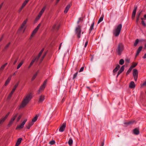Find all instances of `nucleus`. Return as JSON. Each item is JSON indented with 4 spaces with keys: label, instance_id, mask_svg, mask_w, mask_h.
<instances>
[{
    "label": "nucleus",
    "instance_id": "f257e3e1",
    "mask_svg": "<svg viewBox=\"0 0 146 146\" xmlns=\"http://www.w3.org/2000/svg\"><path fill=\"white\" fill-rule=\"evenodd\" d=\"M32 98V96L31 94L27 95L25 98L23 100L21 104L19 106V108H23L25 106Z\"/></svg>",
    "mask_w": 146,
    "mask_h": 146
},
{
    "label": "nucleus",
    "instance_id": "f03ea898",
    "mask_svg": "<svg viewBox=\"0 0 146 146\" xmlns=\"http://www.w3.org/2000/svg\"><path fill=\"white\" fill-rule=\"evenodd\" d=\"M124 49L123 44L122 43H119L116 49V51L118 55L120 56L121 54Z\"/></svg>",
    "mask_w": 146,
    "mask_h": 146
},
{
    "label": "nucleus",
    "instance_id": "7ed1b4c3",
    "mask_svg": "<svg viewBox=\"0 0 146 146\" xmlns=\"http://www.w3.org/2000/svg\"><path fill=\"white\" fill-rule=\"evenodd\" d=\"M122 25L121 24H119L117 26L116 29L113 31V34L115 36H118L120 32L121 28Z\"/></svg>",
    "mask_w": 146,
    "mask_h": 146
},
{
    "label": "nucleus",
    "instance_id": "20e7f679",
    "mask_svg": "<svg viewBox=\"0 0 146 146\" xmlns=\"http://www.w3.org/2000/svg\"><path fill=\"white\" fill-rule=\"evenodd\" d=\"M75 32L77 35V37L78 38H80L81 33V26L80 25H78L76 28Z\"/></svg>",
    "mask_w": 146,
    "mask_h": 146
},
{
    "label": "nucleus",
    "instance_id": "39448f33",
    "mask_svg": "<svg viewBox=\"0 0 146 146\" xmlns=\"http://www.w3.org/2000/svg\"><path fill=\"white\" fill-rule=\"evenodd\" d=\"M27 19H26L22 23L21 27L19 28V30L21 31L23 29V33H24L26 27H25V25L27 22Z\"/></svg>",
    "mask_w": 146,
    "mask_h": 146
},
{
    "label": "nucleus",
    "instance_id": "423d86ee",
    "mask_svg": "<svg viewBox=\"0 0 146 146\" xmlns=\"http://www.w3.org/2000/svg\"><path fill=\"white\" fill-rule=\"evenodd\" d=\"M47 81V80H46L44 82L43 84L40 87L39 89L37 92V93L38 94H39L40 92L42 90H43L44 89L45 87V86L46 84Z\"/></svg>",
    "mask_w": 146,
    "mask_h": 146
},
{
    "label": "nucleus",
    "instance_id": "0eeeda50",
    "mask_svg": "<svg viewBox=\"0 0 146 146\" xmlns=\"http://www.w3.org/2000/svg\"><path fill=\"white\" fill-rule=\"evenodd\" d=\"M18 84H19V82H17L15 85V86L13 88L12 90V91H11V92L10 93V94H9V95L7 97L8 99H10L11 98L12 96L13 93L15 92V90L17 88V86L18 85Z\"/></svg>",
    "mask_w": 146,
    "mask_h": 146
},
{
    "label": "nucleus",
    "instance_id": "6e6552de",
    "mask_svg": "<svg viewBox=\"0 0 146 146\" xmlns=\"http://www.w3.org/2000/svg\"><path fill=\"white\" fill-rule=\"evenodd\" d=\"M17 113H16L13 115L12 117L11 118L10 121L9 122V123L8 125V126H9V127L11 126L12 123H13L14 121L17 117Z\"/></svg>",
    "mask_w": 146,
    "mask_h": 146
},
{
    "label": "nucleus",
    "instance_id": "1a4fd4ad",
    "mask_svg": "<svg viewBox=\"0 0 146 146\" xmlns=\"http://www.w3.org/2000/svg\"><path fill=\"white\" fill-rule=\"evenodd\" d=\"M133 75L134 77V79L135 81H136L138 78V72L136 69H134L133 70Z\"/></svg>",
    "mask_w": 146,
    "mask_h": 146
},
{
    "label": "nucleus",
    "instance_id": "9d476101",
    "mask_svg": "<svg viewBox=\"0 0 146 146\" xmlns=\"http://www.w3.org/2000/svg\"><path fill=\"white\" fill-rule=\"evenodd\" d=\"M41 25V24L40 23L39 24L36 28L33 31L31 35V37H33V36H34L35 34L36 33L39 29V28L40 26Z\"/></svg>",
    "mask_w": 146,
    "mask_h": 146
},
{
    "label": "nucleus",
    "instance_id": "9b49d317",
    "mask_svg": "<svg viewBox=\"0 0 146 146\" xmlns=\"http://www.w3.org/2000/svg\"><path fill=\"white\" fill-rule=\"evenodd\" d=\"M27 120V119H25L20 125L17 126L16 129L17 130L19 129L23 128Z\"/></svg>",
    "mask_w": 146,
    "mask_h": 146
},
{
    "label": "nucleus",
    "instance_id": "f8f14e48",
    "mask_svg": "<svg viewBox=\"0 0 146 146\" xmlns=\"http://www.w3.org/2000/svg\"><path fill=\"white\" fill-rule=\"evenodd\" d=\"M66 125V124L65 123H63L62 125L60 127L59 129V131L61 132H63L65 129Z\"/></svg>",
    "mask_w": 146,
    "mask_h": 146
},
{
    "label": "nucleus",
    "instance_id": "ddd939ff",
    "mask_svg": "<svg viewBox=\"0 0 146 146\" xmlns=\"http://www.w3.org/2000/svg\"><path fill=\"white\" fill-rule=\"evenodd\" d=\"M125 69V66L124 65L122 66L121 67V68L120 70L118 72V73L117 76V77L118 76L121 74L122 72H123Z\"/></svg>",
    "mask_w": 146,
    "mask_h": 146
},
{
    "label": "nucleus",
    "instance_id": "4468645a",
    "mask_svg": "<svg viewBox=\"0 0 146 146\" xmlns=\"http://www.w3.org/2000/svg\"><path fill=\"white\" fill-rule=\"evenodd\" d=\"M137 9V7L136 6L135 7L132 12V17L133 19H134L135 17Z\"/></svg>",
    "mask_w": 146,
    "mask_h": 146
},
{
    "label": "nucleus",
    "instance_id": "2eb2a0df",
    "mask_svg": "<svg viewBox=\"0 0 146 146\" xmlns=\"http://www.w3.org/2000/svg\"><path fill=\"white\" fill-rule=\"evenodd\" d=\"M134 134L135 135H138L139 133V131L138 128H135L133 130Z\"/></svg>",
    "mask_w": 146,
    "mask_h": 146
},
{
    "label": "nucleus",
    "instance_id": "dca6fc26",
    "mask_svg": "<svg viewBox=\"0 0 146 146\" xmlns=\"http://www.w3.org/2000/svg\"><path fill=\"white\" fill-rule=\"evenodd\" d=\"M71 5L70 4H68L66 7L64 11V13H67L69 9L70 8Z\"/></svg>",
    "mask_w": 146,
    "mask_h": 146
},
{
    "label": "nucleus",
    "instance_id": "f3484780",
    "mask_svg": "<svg viewBox=\"0 0 146 146\" xmlns=\"http://www.w3.org/2000/svg\"><path fill=\"white\" fill-rule=\"evenodd\" d=\"M12 76L11 75L8 78L7 80L5 82V86H7L9 83V82H10L11 78H12Z\"/></svg>",
    "mask_w": 146,
    "mask_h": 146
},
{
    "label": "nucleus",
    "instance_id": "a211bd4d",
    "mask_svg": "<svg viewBox=\"0 0 146 146\" xmlns=\"http://www.w3.org/2000/svg\"><path fill=\"white\" fill-rule=\"evenodd\" d=\"M33 124V123L31 121L29 122L28 124L26 125V127L28 129H29L31 127Z\"/></svg>",
    "mask_w": 146,
    "mask_h": 146
},
{
    "label": "nucleus",
    "instance_id": "6ab92c4d",
    "mask_svg": "<svg viewBox=\"0 0 146 146\" xmlns=\"http://www.w3.org/2000/svg\"><path fill=\"white\" fill-rule=\"evenodd\" d=\"M135 87V84L134 82H131L129 84V87L131 88H133Z\"/></svg>",
    "mask_w": 146,
    "mask_h": 146
},
{
    "label": "nucleus",
    "instance_id": "aec40b11",
    "mask_svg": "<svg viewBox=\"0 0 146 146\" xmlns=\"http://www.w3.org/2000/svg\"><path fill=\"white\" fill-rule=\"evenodd\" d=\"M120 68V66L119 64H117L116 65V67L113 70V73H114L118 71V70Z\"/></svg>",
    "mask_w": 146,
    "mask_h": 146
},
{
    "label": "nucleus",
    "instance_id": "412c9836",
    "mask_svg": "<svg viewBox=\"0 0 146 146\" xmlns=\"http://www.w3.org/2000/svg\"><path fill=\"white\" fill-rule=\"evenodd\" d=\"M135 122V121H134V120L130 121H129L128 122L125 123L124 124L127 125H129L130 124H133Z\"/></svg>",
    "mask_w": 146,
    "mask_h": 146
},
{
    "label": "nucleus",
    "instance_id": "4be33fe9",
    "mask_svg": "<svg viewBox=\"0 0 146 146\" xmlns=\"http://www.w3.org/2000/svg\"><path fill=\"white\" fill-rule=\"evenodd\" d=\"M44 100V95H41L40 96L38 102L40 103L42 102Z\"/></svg>",
    "mask_w": 146,
    "mask_h": 146
},
{
    "label": "nucleus",
    "instance_id": "5701e85b",
    "mask_svg": "<svg viewBox=\"0 0 146 146\" xmlns=\"http://www.w3.org/2000/svg\"><path fill=\"white\" fill-rule=\"evenodd\" d=\"M94 25V22H93L92 24L90 27V28L89 30V34H90L91 33L92 30L93 29Z\"/></svg>",
    "mask_w": 146,
    "mask_h": 146
},
{
    "label": "nucleus",
    "instance_id": "b1692460",
    "mask_svg": "<svg viewBox=\"0 0 146 146\" xmlns=\"http://www.w3.org/2000/svg\"><path fill=\"white\" fill-rule=\"evenodd\" d=\"M142 12V11H140L137 14V19H136V21L137 22L138 21L139 17L140 16V15Z\"/></svg>",
    "mask_w": 146,
    "mask_h": 146
},
{
    "label": "nucleus",
    "instance_id": "393cba45",
    "mask_svg": "<svg viewBox=\"0 0 146 146\" xmlns=\"http://www.w3.org/2000/svg\"><path fill=\"white\" fill-rule=\"evenodd\" d=\"M46 7L45 6L41 10V11L39 12V14H40V15H42L44 12L45 10Z\"/></svg>",
    "mask_w": 146,
    "mask_h": 146
},
{
    "label": "nucleus",
    "instance_id": "a878e982",
    "mask_svg": "<svg viewBox=\"0 0 146 146\" xmlns=\"http://www.w3.org/2000/svg\"><path fill=\"white\" fill-rule=\"evenodd\" d=\"M59 25L57 26L56 24H55L52 27L53 29V30L56 29V30H58L59 28Z\"/></svg>",
    "mask_w": 146,
    "mask_h": 146
},
{
    "label": "nucleus",
    "instance_id": "bb28decb",
    "mask_svg": "<svg viewBox=\"0 0 146 146\" xmlns=\"http://www.w3.org/2000/svg\"><path fill=\"white\" fill-rule=\"evenodd\" d=\"M11 43L10 42H9L7 44L6 46H5V48L3 49V50L4 51H5L9 47Z\"/></svg>",
    "mask_w": 146,
    "mask_h": 146
},
{
    "label": "nucleus",
    "instance_id": "cd10ccee",
    "mask_svg": "<svg viewBox=\"0 0 146 146\" xmlns=\"http://www.w3.org/2000/svg\"><path fill=\"white\" fill-rule=\"evenodd\" d=\"M104 17V15H102V16L100 18L98 22V23H100L101 22H102L103 19Z\"/></svg>",
    "mask_w": 146,
    "mask_h": 146
},
{
    "label": "nucleus",
    "instance_id": "c85d7f7f",
    "mask_svg": "<svg viewBox=\"0 0 146 146\" xmlns=\"http://www.w3.org/2000/svg\"><path fill=\"white\" fill-rule=\"evenodd\" d=\"M38 72H39V71H38L35 74H34V75L33 76V77H32V79H31L32 80H33L35 79V78H36V77L37 76V74L38 73Z\"/></svg>",
    "mask_w": 146,
    "mask_h": 146
},
{
    "label": "nucleus",
    "instance_id": "c756f323",
    "mask_svg": "<svg viewBox=\"0 0 146 146\" xmlns=\"http://www.w3.org/2000/svg\"><path fill=\"white\" fill-rule=\"evenodd\" d=\"M23 63V60L21 61L17 66V69H19L22 65Z\"/></svg>",
    "mask_w": 146,
    "mask_h": 146
},
{
    "label": "nucleus",
    "instance_id": "7c9ffc66",
    "mask_svg": "<svg viewBox=\"0 0 146 146\" xmlns=\"http://www.w3.org/2000/svg\"><path fill=\"white\" fill-rule=\"evenodd\" d=\"M7 63L2 66L0 68V71L3 70L4 69L5 67L7 65Z\"/></svg>",
    "mask_w": 146,
    "mask_h": 146
},
{
    "label": "nucleus",
    "instance_id": "2f4dec72",
    "mask_svg": "<svg viewBox=\"0 0 146 146\" xmlns=\"http://www.w3.org/2000/svg\"><path fill=\"white\" fill-rule=\"evenodd\" d=\"M22 140V139L21 138H19L16 142V143L17 144L20 145V144L21 143V141Z\"/></svg>",
    "mask_w": 146,
    "mask_h": 146
},
{
    "label": "nucleus",
    "instance_id": "473e14b6",
    "mask_svg": "<svg viewBox=\"0 0 146 146\" xmlns=\"http://www.w3.org/2000/svg\"><path fill=\"white\" fill-rule=\"evenodd\" d=\"M139 42V40L138 39H137L135 41V42L133 44V46H136Z\"/></svg>",
    "mask_w": 146,
    "mask_h": 146
},
{
    "label": "nucleus",
    "instance_id": "72a5a7b5",
    "mask_svg": "<svg viewBox=\"0 0 146 146\" xmlns=\"http://www.w3.org/2000/svg\"><path fill=\"white\" fill-rule=\"evenodd\" d=\"M37 118L38 116L36 115L33 119L32 121H31V122H33L34 123V122H35L36 121L37 119Z\"/></svg>",
    "mask_w": 146,
    "mask_h": 146
},
{
    "label": "nucleus",
    "instance_id": "f704fd0d",
    "mask_svg": "<svg viewBox=\"0 0 146 146\" xmlns=\"http://www.w3.org/2000/svg\"><path fill=\"white\" fill-rule=\"evenodd\" d=\"M68 143L70 145H71L72 144L73 140L72 139H69L68 141Z\"/></svg>",
    "mask_w": 146,
    "mask_h": 146
},
{
    "label": "nucleus",
    "instance_id": "c9c22d12",
    "mask_svg": "<svg viewBox=\"0 0 146 146\" xmlns=\"http://www.w3.org/2000/svg\"><path fill=\"white\" fill-rule=\"evenodd\" d=\"M124 63V61L123 59H121L119 61V64L120 65H123Z\"/></svg>",
    "mask_w": 146,
    "mask_h": 146
},
{
    "label": "nucleus",
    "instance_id": "e433bc0d",
    "mask_svg": "<svg viewBox=\"0 0 146 146\" xmlns=\"http://www.w3.org/2000/svg\"><path fill=\"white\" fill-rule=\"evenodd\" d=\"M5 120L3 118H2L0 119V124L2 123Z\"/></svg>",
    "mask_w": 146,
    "mask_h": 146
},
{
    "label": "nucleus",
    "instance_id": "4c0bfd02",
    "mask_svg": "<svg viewBox=\"0 0 146 146\" xmlns=\"http://www.w3.org/2000/svg\"><path fill=\"white\" fill-rule=\"evenodd\" d=\"M143 48V47L142 46H140L139 47L138 49L137 50V51L139 52H140L141 51V50Z\"/></svg>",
    "mask_w": 146,
    "mask_h": 146
},
{
    "label": "nucleus",
    "instance_id": "58836bf2",
    "mask_svg": "<svg viewBox=\"0 0 146 146\" xmlns=\"http://www.w3.org/2000/svg\"><path fill=\"white\" fill-rule=\"evenodd\" d=\"M141 19L142 20H143V18H141ZM141 23L142 25L144 26H146V24L145 23V22L144 21L142 20L141 21Z\"/></svg>",
    "mask_w": 146,
    "mask_h": 146
},
{
    "label": "nucleus",
    "instance_id": "ea45409f",
    "mask_svg": "<svg viewBox=\"0 0 146 146\" xmlns=\"http://www.w3.org/2000/svg\"><path fill=\"white\" fill-rule=\"evenodd\" d=\"M44 50V48H43L41 50L40 52H39V54L38 55V56H39V57H40V56L41 55L42 53Z\"/></svg>",
    "mask_w": 146,
    "mask_h": 146
},
{
    "label": "nucleus",
    "instance_id": "a19ab883",
    "mask_svg": "<svg viewBox=\"0 0 146 146\" xmlns=\"http://www.w3.org/2000/svg\"><path fill=\"white\" fill-rule=\"evenodd\" d=\"M78 73V72H77L74 74L73 77V79H75L76 78V76L77 75Z\"/></svg>",
    "mask_w": 146,
    "mask_h": 146
},
{
    "label": "nucleus",
    "instance_id": "79ce46f5",
    "mask_svg": "<svg viewBox=\"0 0 146 146\" xmlns=\"http://www.w3.org/2000/svg\"><path fill=\"white\" fill-rule=\"evenodd\" d=\"M137 64V63L133 62L132 63V66L133 68L135 67Z\"/></svg>",
    "mask_w": 146,
    "mask_h": 146
},
{
    "label": "nucleus",
    "instance_id": "37998d69",
    "mask_svg": "<svg viewBox=\"0 0 146 146\" xmlns=\"http://www.w3.org/2000/svg\"><path fill=\"white\" fill-rule=\"evenodd\" d=\"M9 113H10V112H9L5 115V116L4 117H3L6 120V119L8 117L9 115Z\"/></svg>",
    "mask_w": 146,
    "mask_h": 146
},
{
    "label": "nucleus",
    "instance_id": "c03bdc74",
    "mask_svg": "<svg viewBox=\"0 0 146 146\" xmlns=\"http://www.w3.org/2000/svg\"><path fill=\"white\" fill-rule=\"evenodd\" d=\"M40 57H39L38 56H37L34 59H35V60L36 61L35 62H37L39 58Z\"/></svg>",
    "mask_w": 146,
    "mask_h": 146
},
{
    "label": "nucleus",
    "instance_id": "a18cd8bd",
    "mask_svg": "<svg viewBox=\"0 0 146 146\" xmlns=\"http://www.w3.org/2000/svg\"><path fill=\"white\" fill-rule=\"evenodd\" d=\"M55 143V141L54 140H52L51 141H50L49 142V143L51 145H53Z\"/></svg>",
    "mask_w": 146,
    "mask_h": 146
},
{
    "label": "nucleus",
    "instance_id": "49530a36",
    "mask_svg": "<svg viewBox=\"0 0 146 146\" xmlns=\"http://www.w3.org/2000/svg\"><path fill=\"white\" fill-rule=\"evenodd\" d=\"M83 21L82 19L81 18H79V19L78 20V21L77 22V23L78 24L80 22H82Z\"/></svg>",
    "mask_w": 146,
    "mask_h": 146
},
{
    "label": "nucleus",
    "instance_id": "de8ad7c7",
    "mask_svg": "<svg viewBox=\"0 0 146 146\" xmlns=\"http://www.w3.org/2000/svg\"><path fill=\"white\" fill-rule=\"evenodd\" d=\"M27 3L26 2H25V1L23 3L22 6V7H24L27 4Z\"/></svg>",
    "mask_w": 146,
    "mask_h": 146
},
{
    "label": "nucleus",
    "instance_id": "09e8293b",
    "mask_svg": "<svg viewBox=\"0 0 146 146\" xmlns=\"http://www.w3.org/2000/svg\"><path fill=\"white\" fill-rule=\"evenodd\" d=\"M46 52H45L44 54L43 55V56H42V58H41V61H42V60H43V59H44V57H45V56H46Z\"/></svg>",
    "mask_w": 146,
    "mask_h": 146
},
{
    "label": "nucleus",
    "instance_id": "8fccbe9b",
    "mask_svg": "<svg viewBox=\"0 0 146 146\" xmlns=\"http://www.w3.org/2000/svg\"><path fill=\"white\" fill-rule=\"evenodd\" d=\"M84 67H82L80 68V70H79V72H81L83 71L84 70Z\"/></svg>",
    "mask_w": 146,
    "mask_h": 146
},
{
    "label": "nucleus",
    "instance_id": "3c124183",
    "mask_svg": "<svg viewBox=\"0 0 146 146\" xmlns=\"http://www.w3.org/2000/svg\"><path fill=\"white\" fill-rule=\"evenodd\" d=\"M21 115H19L17 118V121L18 122V121H19L20 120V119L21 118Z\"/></svg>",
    "mask_w": 146,
    "mask_h": 146
},
{
    "label": "nucleus",
    "instance_id": "603ef678",
    "mask_svg": "<svg viewBox=\"0 0 146 146\" xmlns=\"http://www.w3.org/2000/svg\"><path fill=\"white\" fill-rule=\"evenodd\" d=\"M41 16V15H40V14H38L37 17L36 18V19L37 20H38V19H39L40 18V17Z\"/></svg>",
    "mask_w": 146,
    "mask_h": 146
},
{
    "label": "nucleus",
    "instance_id": "864d4df0",
    "mask_svg": "<svg viewBox=\"0 0 146 146\" xmlns=\"http://www.w3.org/2000/svg\"><path fill=\"white\" fill-rule=\"evenodd\" d=\"M131 72V71L128 69V70H127V72H126V74L127 75H128Z\"/></svg>",
    "mask_w": 146,
    "mask_h": 146
},
{
    "label": "nucleus",
    "instance_id": "5fc2aeb1",
    "mask_svg": "<svg viewBox=\"0 0 146 146\" xmlns=\"http://www.w3.org/2000/svg\"><path fill=\"white\" fill-rule=\"evenodd\" d=\"M88 41H87L86 42H85V44L84 47L86 48V46L88 44Z\"/></svg>",
    "mask_w": 146,
    "mask_h": 146
},
{
    "label": "nucleus",
    "instance_id": "6e6d98bb",
    "mask_svg": "<svg viewBox=\"0 0 146 146\" xmlns=\"http://www.w3.org/2000/svg\"><path fill=\"white\" fill-rule=\"evenodd\" d=\"M18 60V58H17L16 60H15V61L14 62V63H13V64L15 65L16 64V63H17V61Z\"/></svg>",
    "mask_w": 146,
    "mask_h": 146
},
{
    "label": "nucleus",
    "instance_id": "4d7b16f0",
    "mask_svg": "<svg viewBox=\"0 0 146 146\" xmlns=\"http://www.w3.org/2000/svg\"><path fill=\"white\" fill-rule=\"evenodd\" d=\"M146 86V81L145 82H144L143 84H142L141 86Z\"/></svg>",
    "mask_w": 146,
    "mask_h": 146
},
{
    "label": "nucleus",
    "instance_id": "13d9d810",
    "mask_svg": "<svg viewBox=\"0 0 146 146\" xmlns=\"http://www.w3.org/2000/svg\"><path fill=\"white\" fill-rule=\"evenodd\" d=\"M36 61L35 60V59H33L32 60V61L31 62V63L32 64H33V63L35 62Z\"/></svg>",
    "mask_w": 146,
    "mask_h": 146
},
{
    "label": "nucleus",
    "instance_id": "bf43d9fd",
    "mask_svg": "<svg viewBox=\"0 0 146 146\" xmlns=\"http://www.w3.org/2000/svg\"><path fill=\"white\" fill-rule=\"evenodd\" d=\"M36 61L35 60V59H33L32 60V61L31 62V63L32 64H33V63L35 62Z\"/></svg>",
    "mask_w": 146,
    "mask_h": 146
},
{
    "label": "nucleus",
    "instance_id": "052dcab7",
    "mask_svg": "<svg viewBox=\"0 0 146 146\" xmlns=\"http://www.w3.org/2000/svg\"><path fill=\"white\" fill-rule=\"evenodd\" d=\"M36 61L35 60V59H33L32 60V61L31 62V63L32 64H33V63L35 62Z\"/></svg>",
    "mask_w": 146,
    "mask_h": 146
},
{
    "label": "nucleus",
    "instance_id": "680f3d73",
    "mask_svg": "<svg viewBox=\"0 0 146 146\" xmlns=\"http://www.w3.org/2000/svg\"><path fill=\"white\" fill-rule=\"evenodd\" d=\"M125 61L126 62H127V63H128L130 62V60H129V59H126Z\"/></svg>",
    "mask_w": 146,
    "mask_h": 146
},
{
    "label": "nucleus",
    "instance_id": "e2e57ef3",
    "mask_svg": "<svg viewBox=\"0 0 146 146\" xmlns=\"http://www.w3.org/2000/svg\"><path fill=\"white\" fill-rule=\"evenodd\" d=\"M133 68V67L132 66H131L129 68V70H130L131 71L132 69Z\"/></svg>",
    "mask_w": 146,
    "mask_h": 146
},
{
    "label": "nucleus",
    "instance_id": "0e129e2a",
    "mask_svg": "<svg viewBox=\"0 0 146 146\" xmlns=\"http://www.w3.org/2000/svg\"><path fill=\"white\" fill-rule=\"evenodd\" d=\"M23 8L24 7H22V6H21V8L19 9V12H20Z\"/></svg>",
    "mask_w": 146,
    "mask_h": 146
},
{
    "label": "nucleus",
    "instance_id": "69168bd1",
    "mask_svg": "<svg viewBox=\"0 0 146 146\" xmlns=\"http://www.w3.org/2000/svg\"><path fill=\"white\" fill-rule=\"evenodd\" d=\"M104 142H101V146H104Z\"/></svg>",
    "mask_w": 146,
    "mask_h": 146
},
{
    "label": "nucleus",
    "instance_id": "338daca9",
    "mask_svg": "<svg viewBox=\"0 0 146 146\" xmlns=\"http://www.w3.org/2000/svg\"><path fill=\"white\" fill-rule=\"evenodd\" d=\"M143 59H145L146 58V53L144 54V56L143 57Z\"/></svg>",
    "mask_w": 146,
    "mask_h": 146
},
{
    "label": "nucleus",
    "instance_id": "774afa93",
    "mask_svg": "<svg viewBox=\"0 0 146 146\" xmlns=\"http://www.w3.org/2000/svg\"><path fill=\"white\" fill-rule=\"evenodd\" d=\"M32 64H31V63H30L29 65V66H28V68H31V66L32 65Z\"/></svg>",
    "mask_w": 146,
    "mask_h": 146
}]
</instances>
